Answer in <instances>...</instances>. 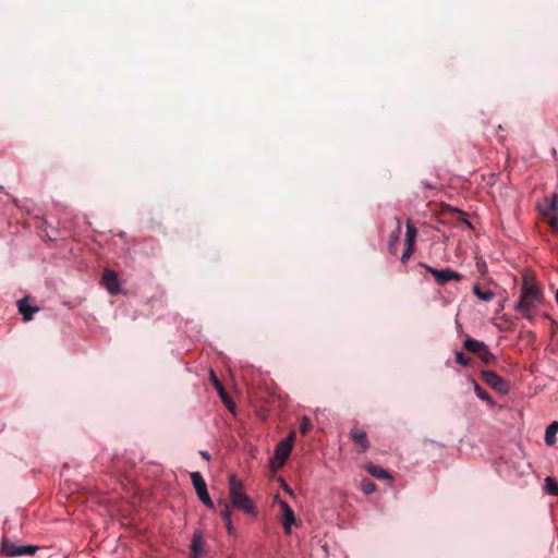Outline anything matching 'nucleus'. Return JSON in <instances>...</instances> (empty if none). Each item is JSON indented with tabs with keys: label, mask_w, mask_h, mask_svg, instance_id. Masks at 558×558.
I'll use <instances>...</instances> for the list:
<instances>
[{
	"label": "nucleus",
	"mask_w": 558,
	"mask_h": 558,
	"mask_svg": "<svg viewBox=\"0 0 558 558\" xmlns=\"http://www.w3.org/2000/svg\"><path fill=\"white\" fill-rule=\"evenodd\" d=\"M543 303V292L534 276L524 274L519 302L514 305V311L524 318L532 320L535 308Z\"/></svg>",
	"instance_id": "f257e3e1"
},
{
	"label": "nucleus",
	"mask_w": 558,
	"mask_h": 558,
	"mask_svg": "<svg viewBox=\"0 0 558 558\" xmlns=\"http://www.w3.org/2000/svg\"><path fill=\"white\" fill-rule=\"evenodd\" d=\"M231 507L238 508L247 514H255L256 508L250 498L245 494L243 484L234 476L229 477V501Z\"/></svg>",
	"instance_id": "f03ea898"
},
{
	"label": "nucleus",
	"mask_w": 558,
	"mask_h": 558,
	"mask_svg": "<svg viewBox=\"0 0 558 558\" xmlns=\"http://www.w3.org/2000/svg\"><path fill=\"white\" fill-rule=\"evenodd\" d=\"M418 266L428 271L439 286H445L450 281H461L463 279V275L451 268L436 269L425 263H420Z\"/></svg>",
	"instance_id": "7ed1b4c3"
},
{
	"label": "nucleus",
	"mask_w": 558,
	"mask_h": 558,
	"mask_svg": "<svg viewBox=\"0 0 558 558\" xmlns=\"http://www.w3.org/2000/svg\"><path fill=\"white\" fill-rule=\"evenodd\" d=\"M38 549L37 546L32 545H16L12 541L4 538L1 543V550L8 557H16L24 555H33Z\"/></svg>",
	"instance_id": "20e7f679"
},
{
	"label": "nucleus",
	"mask_w": 558,
	"mask_h": 558,
	"mask_svg": "<svg viewBox=\"0 0 558 558\" xmlns=\"http://www.w3.org/2000/svg\"><path fill=\"white\" fill-rule=\"evenodd\" d=\"M191 481L195 488V492L201 499V501L208 507L209 509H214L215 505L207 492V485L199 472H192L191 473Z\"/></svg>",
	"instance_id": "39448f33"
},
{
	"label": "nucleus",
	"mask_w": 558,
	"mask_h": 558,
	"mask_svg": "<svg viewBox=\"0 0 558 558\" xmlns=\"http://www.w3.org/2000/svg\"><path fill=\"white\" fill-rule=\"evenodd\" d=\"M482 380L485 381L489 387L495 389L496 391L506 395L509 391L508 383L492 371H482L481 372Z\"/></svg>",
	"instance_id": "423d86ee"
},
{
	"label": "nucleus",
	"mask_w": 558,
	"mask_h": 558,
	"mask_svg": "<svg viewBox=\"0 0 558 558\" xmlns=\"http://www.w3.org/2000/svg\"><path fill=\"white\" fill-rule=\"evenodd\" d=\"M101 284L110 294L117 295L122 292L118 274L109 268H105L102 272Z\"/></svg>",
	"instance_id": "0eeeda50"
},
{
	"label": "nucleus",
	"mask_w": 558,
	"mask_h": 558,
	"mask_svg": "<svg viewBox=\"0 0 558 558\" xmlns=\"http://www.w3.org/2000/svg\"><path fill=\"white\" fill-rule=\"evenodd\" d=\"M280 508L282 511L281 521L287 534L291 533V526L295 524V515L291 507L286 501H280Z\"/></svg>",
	"instance_id": "6e6552de"
},
{
	"label": "nucleus",
	"mask_w": 558,
	"mask_h": 558,
	"mask_svg": "<svg viewBox=\"0 0 558 558\" xmlns=\"http://www.w3.org/2000/svg\"><path fill=\"white\" fill-rule=\"evenodd\" d=\"M350 438L352 439L355 446L360 447V451L364 452L369 448V441L365 430L359 427H353L350 430Z\"/></svg>",
	"instance_id": "1a4fd4ad"
},
{
	"label": "nucleus",
	"mask_w": 558,
	"mask_h": 558,
	"mask_svg": "<svg viewBox=\"0 0 558 558\" xmlns=\"http://www.w3.org/2000/svg\"><path fill=\"white\" fill-rule=\"evenodd\" d=\"M206 554L205 543L203 542V534L201 531L194 533L191 543V557L201 558Z\"/></svg>",
	"instance_id": "9d476101"
},
{
	"label": "nucleus",
	"mask_w": 558,
	"mask_h": 558,
	"mask_svg": "<svg viewBox=\"0 0 558 558\" xmlns=\"http://www.w3.org/2000/svg\"><path fill=\"white\" fill-rule=\"evenodd\" d=\"M539 211H541V215L545 218V220L550 226L551 230L554 232H558L557 213H555L554 210H550V207H548L547 205L539 206Z\"/></svg>",
	"instance_id": "9b49d317"
},
{
	"label": "nucleus",
	"mask_w": 558,
	"mask_h": 558,
	"mask_svg": "<svg viewBox=\"0 0 558 558\" xmlns=\"http://www.w3.org/2000/svg\"><path fill=\"white\" fill-rule=\"evenodd\" d=\"M17 308L24 322H29L33 318V314L38 312V307L29 305L26 299H22L17 302Z\"/></svg>",
	"instance_id": "f8f14e48"
},
{
	"label": "nucleus",
	"mask_w": 558,
	"mask_h": 558,
	"mask_svg": "<svg viewBox=\"0 0 558 558\" xmlns=\"http://www.w3.org/2000/svg\"><path fill=\"white\" fill-rule=\"evenodd\" d=\"M291 450L292 448H290L288 444H279L277 446L275 450V461L278 466H282L286 463Z\"/></svg>",
	"instance_id": "ddd939ff"
},
{
	"label": "nucleus",
	"mask_w": 558,
	"mask_h": 558,
	"mask_svg": "<svg viewBox=\"0 0 558 558\" xmlns=\"http://www.w3.org/2000/svg\"><path fill=\"white\" fill-rule=\"evenodd\" d=\"M396 225H397L396 229H395V231L391 232V234L389 236V241H388V250H389V253L392 255H396V244L399 240V235H400L401 228H402L401 218H399V217L396 218Z\"/></svg>",
	"instance_id": "4468645a"
},
{
	"label": "nucleus",
	"mask_w": 558,
	"mask_h": 558,
	"mask_svg": "<svg viewBox=\"0 0 558 558\" xmlns=\"http://www.w3.org/2000/svg\"><path fill=\"white\" fill-rule=\"evenodd\" d=\"M365 469L372 476H374L376 478H379V480H388V478L390 480L391 478L389 473L380 466L368 463Z\"/></svg>",
	"instance_id": "2eb2a0df"
},
{
	"label": "nucleus",
	"mask_w": 558,
	"mask_h": 558,
	"mask_svg": "<svg viewBox=\"0 0 558 558\" xmlns=\"http://www.w3.org/2000/svg\"><path fill=\"white\" fill-rule=\"evenodd\" d=\"M484 344L485 343L483 341H478L473 338H466L463 342V348L466 351H469L470 353H473L476 355V353L480 352V350L484 349Z\"/></svg>",
	"instance_id": "dca6fc26"
},
{
	"label": "nucleus",
	"mask_w": 558,
	"mask_h": 558,
	"mask_svg": "<svg viewBox=\"0 0 558 558\" xmlns=\"http://www.w3.org/2000/svg\"><path fill=\"white\" fill-rule=\"evenodd\" d=\"M558 433V422H553L545 430V442L547 446L556 444V434Z\"/></svg>",
	"instance_id": "f3484780"
},
{
	"label": "nucleus",
	"mask_w": 558,
	"mask_h": 558,
	"mask_svg": "<svg viewBox=\"0 0 558 558\" xmlns=\"http://www.w3.org/2000/svg\"><path fill=\"white\" fill-rule=\"evenodd\" d=\"M416 235H417V230H416L414 223L411 220H408L407 221L405 246L414 247Z\"/></svg>",
	"instance_id": "a211bd4d"
},
{
	"label": "nucleus",
	"mask_w": 558,
	"mask_h": 558,
	"mask_svg": "<svg viewBox=\"0 0 558 558\" xmlns=\"http://www.w3.org/2000/svg\"><path fill=\"white\" fill-rule=\"evenodd\" d=\"M473 293L485 302H490L495 298V293L490 290H483L478 284L473 287Z\"/></svg>",
	"instance_id": "6ab92c4d"
},
{
	"label": "nucleus",
	"mask_w": 558,
	"mask_h": 558,
	"mask_svg": "<svg viewBox=\"0 0 558 558\" xmlns=\"http://www.w3.org/2000/svg\"><path fill=\"white\" fill-rule=\"evenodd\" d=\"M473 385L474 391L481 400L486 401L490 405L495 404L492 396L486 390H484L475 380H473Z\"/></svg>",
	"instance_id": "aec40b11"
},
{
	"label": "nucleus",
	"mask_w": 558,
	"mask_h": 558,
	"mask_svg": "<svg viewBox=\"0 0 558 558\" xmlns=\"http://www.w3.org/2000/svg\"><path fill=\"white\" fill-rule=\"evenodd\" d=\"M217 505L220 507V517L226 522L231 520V506L225 499H219Z\"/></svg>",
	"instance_id": "412c9836"
},
{
	"label": "nucleus",
	"mask_w": 558,
	"mask_h": 558,
	"mask_svg": "<svg viewBox=\"0 0 558 558\" xmlns=\"http://www.w3.org/2000/svg\"><path fill=\"white\" fill-rule=\"evenodd\" d=\"M476 355L485 364H490L495 360L494 354L489 351V349L486 344H484V349L480 350V352H477Z\"/></svg>",
	"instance_id": "4be33fe9"
},
{
	"label": "nucleus",
	"mask_w": 558,
	"mask_h": 558,
	"mask_svg": "<svg viewBox=\"0 0 558 558\" xmlns=\"http://www.w3.org/2000/svg\"><path fill=\"white\" fill-rule=\"evenodd\" d=\"M360 487L362 492L366 495L373 494L376 490V485L369 478H363L361 481Z\"/></svg>",
	"instance_id": "5701e85b"
},
{
	"label": "nucleus",
	"mask_w": 558,
	"mask_h": 558,
	"mask_svg": "<svg viewBox=\"0 0 558 558\" xmlns=\"http://www.w3.org/2000/svg\"><path fill=\"white\" fill-rule=\"evenodd\" d=\"M545 486L548 494L558 496V483L554 478L547 476L545 478Z\"/></svg>",
	"instance_id": "b1692460"
},
{
	"label": "nucleus",
	"mask_w": 558,
	"mask_h": 558,
	"mask_svg": "<svg viewBox=\"0 0 558 558\" xmlns=\"http://www.w3.org/2000/svg\"><path fill=\"white\" fill-rule=\"evenodd\" d=\"M456 362L462 366H470L473 363V359L463 352H456Z\"/></svg>",
	"instance_id": "393cba45"
},
{
	"label": "nucleus",
	"mask_w": 558,
	"mask_h": 558,
	"mask_svg": "<svg viewBox=\"0 0 558 558\" xmlns=\"http://www.w3.org/2000/svg\"><path fill=\"white\" fill-rule=\"evenodd\" d=\"M311 428H312V423H311L310 417L303 416L301 420V424H300V433L302 435H305L308 433V430H311Z\"/></svg>",
	"instance_id": "a878e982"
},
{
	"label": "nucleus",
	"mask_w": 558,
	"mask_h": 558,
	"mask_svg": "<svg viewBox=\"0 0 558 558\" xmlns=\"http://www.w3.org/2000/svg\"><path fill=\"white\" fill-rule=\"evenodd\" d=\"M219 396L222 400V402L230 409L232 410V407H233V403L231 401V398L229 397V395L226 392V390L223 389V392H219Z\"/></svg>",
	"instance_id": "bb28decb"
},
{
	"label": "nucleus",
	"mask_w": 558,
	"mask_h": 558,
	"mask_svg": "<svg viewBox=\"0 0 558 558\" xmlns=\"http://www.w3.org/2000/svg\"><path fill=\"white\" fill-rule=\"evenodd\" d=\"M413 251H414V247L413 246H405V250L401 256V262L403 264H405L409 258L411 257V255L413 254Z\"/></svg>",
	"instance_id": "cd10ccee"
},
{
	"label": "nucleus",
	"mask_w": 558,
	"mask_h": 558,
	"mask_svg": "<svg viewBox=\"0 0 558 558\" xmlns=\"http://www.w3.org/2000/svg\"><path fill=\"white\" fill-rule=\"evenodd\" d=\"M211 380L215 386V388L218 390V392H223V386L219 381V379L216 377V375L211 372Z\"/></svg>",
	"instance_id": "c85d7f7f"
},
{
	"label": "nucleus",
	"mask_w": 558,
	"mask_h": 558,
	"mask_svg": "<svg viewBox=\"0 0 558 558\" xmlns=\"http://www.w3.org/2000/svg\"><path fill=\"white\" fill-rule=\"evenodd\" d=\"M295 435H296V433H295L294 430H293V432H291V433L289 434V436H288L284 440H282L280 444H286V445L288 444V445H289V447H290V448H292V447H293L294 439H295Z\"/></svg>",
	"instance_id": "c756f323"
},
{
	"label": "nucleus",
	"mask_w": 558,
	"mask_h": 558,
	"mask_svg": "<svg viewBox=\"0 0 558 558\" xmlns=\"http://www.w3.org/2000/svg\"><path fill=\"white\" fill-rule=\"evenodd\" d=\"M548 207H550V210H554L555 213H558V196L555 195L554 198L550 201V203L546 204Z\"/></svg>",
	"instance_id": "7c9ffc66"
},
{
	"label": "nucleus",
	"mask_w": 558,
	"mask_h": 558,
	"mask_svg": "<svg viewBox=\"0 0 558 558\" xmlns=\"http://www.w3.org/2000/svg\"><path fill=\"white\" fill-rule=\"evenodd\" d=\"M225 525H226V529H227L228 533H229L230 535H232V534H233V532H234V527H233V524H232V520H228V521H226V522H225Z\"/></svg>",
	"instance_id": "2f4dec72"
},
{
	"label": "nucleus",
	"mask_w": 558,
	"mask_h": 558,
	"mask_svg": "<svg viewBox=\"0 0 558 558\" xmlns=\"http://www.w3.org/2000/svg\"><path fill=\"white\" fill-rule=\"evenodd\" d=\"M199 453H201L202 458H204L206 461H209L210 456L207 451H201Z\"/></svg>",
	"instance_id": "473e14b6"
}]
</instances>
